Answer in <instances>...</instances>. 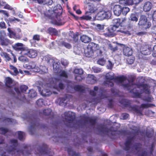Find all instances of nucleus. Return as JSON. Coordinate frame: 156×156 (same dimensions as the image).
Listing matches in <instances>:
<instances>
[{
  "mask_svg": "<svg viewBox=\"0 0 156 156\" xmlns=\"http://www.w3.org/2000/svg\"><path fill=\"white\" fill-rule=\"evenodd\" d=\"M67 77V73L65 71H61L57 76L44 85L45 89L41 92V94L44 96H47L52 94V90L54 89L58 90H59V89H63L64 85L63 83H60L59 81L63 80L64 78H66Z\"/></svg>",
  "mask_w": 156,
  "mask_h": 156,
  "instance_id": "1",
  "label": "nucleus"
},
{
  "mask_svg": "<svg viewBox=\"0 0 156 156\" xmlns=\"http://www.w3.org/2000/svg\"><path fill=\"white\" fill-rule=\"evenodd\" d=\"M116 79L119 82L121 83H122V82L124 83V82H128V83L123 84V86L127 90H130V92H133L135 96L137 97L140 98L141 93H139L138 91L134 92V89H133V88L135 87L136 86L137 87L138 89L140 88L141 90L143 89V91L145 92L146 93H149L150 87L147 84H144L141 85L140 86H138L136 85L133 84L132 82H129L124 76L117 77L116 78Z\"/></svg>",
  "mask_w": 156,
  "mask_h": 156,
  "instance_id": "2",
  "label": "nucleus"
},
{
  "mask_svg": "<svg viewBox=\"0 0 156 156\" xmlns=\"http://www.w3.org/2000/svg\"><path fill=\"white\" fill-rule=\"evenodd\" d=\"M133 138L128 137L125 144L124 149L126 151H131L135 154H137L138 156H146L147 152H144L140 148L141 145L138 144L132 147Z\"/></svg>",
  "mask_w": 156,
  "mask_h": 156,
  "instance_id": "3",
  "label": "nucleus"
},
{
  "mask_svg": "<svg viewBox=\"0 0 156 156\" xmlns=\"http://www.w3.org/2000/svg\"><path fill=\"white\" fill-rule=\"evenodd\" d=\"M44 16L46 19H50L51 20V22L54 24H56L58 23L57 20L56 13L53 11H46L43 12Z\"/></svg>",
  "mask_w": 156,
  "mask_h": 156,
  "instance_id": "4",
  "label": "nucleus"
},
{
  "mask_svg": "<svg viewBox=\"0 0 156 156\" xmlns=\"http://www.w3.org/2000/svg\"><path fill=\"white\" fill-rule=\"evenodd\" d=\"M10 144L9 146L8 145L6 147V149H7L6 152L12 154H16V153L17 152V151L16 149V147L17 145V140H11L10 141Z\"/></svg>",
  "mask_w": 156,
  "mask_h": 156,
  "instance_id": "5",
  "label": "nucleus"
},
{
  "mask_svg": "<svg viewBox=\"0 0 156 156\" xmlns=\"http://www.w3.org/2000/svg\"><path fill=\"white\" fill-rule=\"evenodd\" d=\"M138 24L143 29L149 28L151 25V23L147 21V17L144 15L140 16Z\"/></svg>",
  "mask_w": 156,
  "mask_h": 156,
  "instance_id": "6",
  "label": "nucleus"
},
{
  "mask_svg": "<svg viewBox=\"0 0 156 156\" xmlns=\"http://www.w3.org/2000/svg\"><path fill=\"white\" fill-rule=\"evenodd\" d=\"M111 15L112 12L110 11H101L97 13L95 18L98 20H103L105 19L110 18L111 17Z\"/></svg>",
  "mask_w": 156,
  "mask_h": 156,
  "instance_id": "7",
  "label": "nucleus"
},
{
  "mask_svg": "<svg viewBox=\"0 0 156 156\" xmlns=\"http://www.w3.org/2000/svg\"><path fill=\"white\" fill-rule=\"evenodd\" d=\"M96 46V44L94 43H90L84 51L85 55L88 57H90L93 56L94 53V49Z\"/></svg>",
  "mask_w": 156,
  "mask_h": 156,
  "instance_id": "8",
  "label": "nucleus"
},
{
  "mask_svg": "<svg viewBox=\"0 0 156 156\" xmlns=\"http://www.w3.org/2000/svg\"><path fill=\"white\" fill-rule=\"evenodd\" d=\"M114 75V73L112 72H110L106 74L105 76L106 80L104 82L105 85L110 87L113 85L112 81L115 78Z\"/></svg>",
  "mask_w": 156,
  "mask_h": 156,
  "instance_id": "9",
  "label": "nucleus"
},
{
  "mask_svg": "<svg viewBox=\"0 0 156 156\" xmlns=\"http://www.w3.org/2000/svg\"><path fill=\"white\" fill-rule=\"evenodd\" d=\"M100 132L103 133H106L108 135H116L119 134V132L117 131L116 129H114L113 127L111 128L110 129L103 127H101L99 129Z\"/></svg>",
  "mask_w": 156,
  "mask_h": 156,
  "instance_id": "10",
  "label": "nucleus"
},
{
  "mask_svg": "<svg viewBox=\"0 0 156 156\" xmlns=\"http://www.w3.org/2000/svg\"><path fill=\"white\" fill-rule=\"evenodd\" d=\"M65 121L69 123L73 122L74 119V114L71 112H66L64 113Z\"/></svg>",
  "mask_w": 156,
  "mask_h": 156,
  "instance_id": "11",
  "label": "nucleus"
},
{
  "mask_svg": "<svg viewBox=\"0 0 156 156\" xmlns=\"http://www.w3.org/2000/svg\"><path fill=\"white\" fill-rule=\"evenodd\" d=\"M28 88V87L24 85L20 86V90L17 88H15V90L18 95V98H19V97H21V96L22 95L21 93H24Z\"/></svg>",
  "mask_w": 156,
  "mask_h": 156,
  "instance_id": "12",
  "label": "nucleus"
},
{
  "mask_svg": "<svg viewBox=\"0 0 156 156\" xmlns=\"http://www.w3.org/2000/svg\"><path fill=\"white\" fill-rule=\"evenodd\" d=\"M117 25H113L111 28L108 29V33L105 34L107 37H113L115 35L114 32L116 31V29L118 28Z\"/></svg>",
  "mask_w": 156,
  "mask_h": 156,
  "instance_id": "13",
  "label": "nucleus"
},
{
  "mask_svg": "<svg viewBox=\"0 0 156 156\" xmlns=\"http://www.w3.org/2000/svg\"><path fill=\"white\" fill-rule=\"evenodd\" d=\"M113 12L115 15L118 16L122 12V7L120 5H115L113 7Z\"/></svg>",
  "mask_w": 156,
  "mask_h": 156,
  "instance_id": "14",
  "label": "nucleus"
},
{
  "mask_svg": "<svg viewBox=\"0 0 156 156\" xmlns=\"http://www.w3.org/2000/svg\"><path fill=\"white\" fill-rule=\"evenodd\" d=\"M123 51V54L126 56H130L133 54V51L130 48L127 47H125Z\"/></svg>",
  "mask_w": 156,
  "mask_h": 156,
  "instance_id": "15",
  "label": "nucleus"
},
{
  "mask_svg": "<svg viewBox=\"0 0 156 156\" xmlns=\"http://www.w3.org/2000/svg\"><path fill=\"white\" fill-rule=\"evenodd\" d=\"M87 80L88 83L93 84L96 82L97 80V78L94 75L89 74L87 78Z\"/></svg>",
  "mask_w": 156,
  "mask_h": 156,
  "instance_id": "16",
  "label": "nucleus"
},
{
  "mask_svg": "<svg viewBox=\"0 0 156 156\" xmlns=\"http://www.w3.org/2000/svg\"><path fill=\"white\" fill-rule=\"evenodd\" d=\"M152 7V4L150 2H145L143 6V9L145 12H148L150 11Z\"/></svg>",
  "mask_w": 156,
  "mask_h": 156,
  "instance_id": "17",
  "label": "nucleus"
},
{
  "mask_svg": "<svg viewBox=\"0 0 156 156\" xmlns=\"http://www.w3.org/2000/svg\"><path fill=\"white\" fill-rule=\"evenodd\" d=\"M10 69L13 72H12L9 70H7L11 74L14 76L16 75L18 73V71L17 69L13 66L10 65L9 66Z\"/></svg>",
  "mask_w": 156,
  "mask_h": 156,
  "instance_id": "18",
  "label": "nucleus"
},
{
  "mask_svg": "<svg viewBox=\"0 0 156 156\" xmlns=\"http://www.w3.org/2000/svg\"><path fill=\"white\" fill-rule=\"evenodd\" d=\"M0 55L5 61H9L11 59L9 55L6 52H2L0 54Z\"/></svg>",
  "mask_w": 156,
  "mask_h": 156,
  "instance_id": "19",
  "label": "nucleus"
},
{
  "mask_svg": "<svg viewBox=\"0 0 156 156\" xmlns=\"http://www.w3.org/2000/svg\"><path fill=\"white\" fill-rule=\"evenodd\" d=\"M80 39L81 41L84 43H88L91 40V38L86 35L81 36L80 37Z\"/></svg>",
  "mask_w": 156,
  "mask_h": 156,
  "instance_id": "20",
  "label": "nucleus"
},
{
  "mask_svg": "<svg viewBox=\"0 0 156 156\" xmlns=\"http://www.w3.org/2000/svg\"><path fill=\"white\" fill-rule=\"evenodd\" d=\"M23 44L21 43H18L16 44L13 46L15 50L16 51H22L23 50L24 48L22 47Z\"/></svg>",
  "mask_w": 156,
  "mask_h": 156,
  "instance_id": "21",
  "label": "nucleus"
},
{
  "mask_svg": "<svg viewBox=\"0 0 156 156\" xmlns=\"http://www.w3.org/2000/svg\"><path fill=\"white\" fill-rule=\"evenodd\" d=\"M96 45L97 46L94 49V52L96 53L98 55H101L102 53V48H101L99 47V45L97 44H96Z\"/></svg>",
  "mask_w": 156,
  "mask_h": 156,
  "instance_id": "22",
  "label": "nucleus"
},
{
  "mask_svg": "<svg viewBox=\"0 0 156 156\" xmlns=\"http://www.w3.org/2000/svg\"><path fill=\"white\" fill-rule=\"evenodd\" d=\"M1 43L2 45H7L10 43V41L8 39L4 38L2 35L1 36Z\"/></svg>",
  "mask_w": 156,
  "mask_h": 156,
  "instance_id": "23",
  "label": "nucleus"
},
{
  "mask_svg": "<svg viewBox=\"0 0 156 156\" xmlns=\"http://www.w3.org/2000/svg\"><path fill=\"white\" fill-rule=\"evenodd\" d=\"M5 81L6 84L8 87H11L13 85V80L9 77H8L5 78Z\"/></svg>",
  "mask_w": 156,
  "mask_h": 156,
  "instance_id": "24",
  "label": "nucleus"
},
{
  "mask_svg": "<svg viewBox=\"0 0 156 156\" xmlns=\"http://www.w3.org/2000/svg\"><path fill=\"white\" fill-rule=\"evenodd\" d=\"M66 97L63 98H60L58 99L57 101L59 103V104L60 105L64 106L66 104Z\"/></svg>",
  "mask_w": 156,
  "mask_h": 156,
  "instance_id": "25",
  "label": "nucleus"
},
{
  "mask_svg": "<svg viewBox=\"0 0 156 156\" xmlns=\"http://www.w3.org/2000/svg\"><path fill=\"white\" fill-rule=\"evenodd\" d=\"M37 55V51L33 49H30V58H34Z\"/></svg>",
  "mask_w": 156,
  "mask_h": 156,
  "instance_id": "26",
  "label": "nucleus"
},
{
  "mask_svg": "<svg viewBox=\"0 0 156 156\" xmlns=\"http://www.w3.org/2000/svg\"><path fill=\"white\" fill-rule=\"evenodd\" d=\"M7 30L9 32L8 35L9 37L10 38H15L16 36L15 33L12 31L10 28H8Z\"/></svg>",
  "mask_w": 156,
  "mask_h": 156,
  "instance_id": "27",
  "label": "nucleus"
},
{
  "mask_svg": "<svg viewBox=\"0 0 156 156\" xmlns=\"http://www.w3.org/2000/svg\"><path fill=\"white\" fill-rule=\"evenodd\" d=\"M129 20L132 21L137 22L138 21V18L135 14L132 13L130 15Z\"/></svg>",
  "mask_w": 156,
  "mask_h": 156,
  "instance_id": "28",
  "label": "nucleus"
},
{
  "mask_svg": "<svg viewBox=\"0 0 156 156\" xmlns=\"http://www.w3.org/2000/svg\"><path fill=\"white\" fill-rule=\"evenodd\" d=\"M107 42L108 46V48L110 49L112 51L115 52L117 50L118 48L117 46L113 47L112 45L108 41H107Z\"/></svg>",
  "mask_w": 156,
  "mask_h": 156,
  "instance_id": "29",
  "label": "nucleus"
},
{
  "mask_svg": "<svg viewBox=\"0 0 156 156\" xmlns=\"http://www.w3.org/2000/svg\"><path fill=\"white\" fill-rule=\"evenodd\" d=\"M83 120H84L86 122H90L92 125H94L95 122L94 120L91 119V118L87 117H85Z\"/></svg>",
  "mask_w": 156,
  "mask_h": 156,
  "instance_id": "30",
  "label": "nucleus"
},
{
  "mask_svg": "<svg viewBox=\"0 0 156 156\" xmlns=\"http://www.w3.org/2000/svg\"><path fill=\"white\" fill-rule=\"evenodd\" d=\"M3 119L2 120L5 122L6 123L8 124H10L11 123H13L14 122L15 120L14 119H10L9 118H2ZM2 120V119H1Z\"/></svg>",
  "mask_w": 156,
  "mask_h": 156,
  "instance_id": "31",
  "label": "nucleus"
},
{
  "mask_svg": "<svg viewBox=\"0 0 156 156\" xmlns=\"http://www.w3.org/2000/svg\"><path fill=\"white\" fill-rule=\"evenodd\" d=\"M18 137L20 140H23L24 139L25 137V133L21 131L18 132Z\"/></svg>",
  "mask_w": 156,
  "mask_h": 156,
  "instance_id": "32",
  "label": "nucleus"
},
{
  "mask_svg": "<svg viewBox=\"0 0 156 156\" xmlns=\"http://www.w3.org/2000/svg\"><path fill=\"white\" fill-rule=\"evenodd\" d=\"M19 60L25 63L28 62V59L24 56L22 55L19 58Z\"/></svg>",
  "mask_w": 156,
  "mask_h": 156,
  "instance_id": "33",
  "label": "nucleus"
},
{
  "mask_svg": "<svg viewBox=\"0 0 156 156\" xmlns=\"http://www.w3.org/2000/svg\"><path fill=\"white\" fill-rule=\"evenodd\" d=\"M51 111L52 110L50 108H48L44 110L41 113L45 115H48L50 114Z\"/></svg>",
  "mask_w": 156,
  "mask_h": 156,
  "instance_id": "34",
  "label": "nucleus"
},
{
  "mask_svg": "<svg viewBox=\"0 0 156 156\" xmlns=\"http://www.w3.org/2000/svg\"><path fill=\"white\" fill-rule=\"evenodd\" d=\"M129 11V9L127 7H122V14L126 15Z\"/></svg>",
  "mask_w": 156,
  "mask_h": 156,
  "instance_id": "35",
  "label": "nucleus"
},
{
  "mask_svg": "<svg viewBox=\"0 0 156 156\" xmlns=\"http://www.w3.org/2000/svg\"><path fill=\"white\" fill-rule=\"evenodd\" d=\"M74 73L75 74L81 75L83 73V71L81 69H75L74 70Z\"/></svg>",
  "mask_w": 156,
  "mask_h": 156,
  "instance_id": "36",
  "label": "nucleus"
},
{
  "mask_svg": "<svg viewBox=\"0 0 156 156\" xmlns=\"http://www.w3.org/2000/svg\"><path fill=\"white\" fill-rule=\"evenodd\" d=\"M21 53L23 55H27L29 57L28 55L29 54V50L26 48H24L23 50L21 51Z\"/></svg>",
  "mask_w": 156,
  "mask_h": 156,
  "instance_id": "37",
  "label": "nucleus"
},
{
  "mask_svg": "<svg viewBox=\"0 0 156 156\" xmlns=\"http://www.w3.org/2000/svg\"><path fill=\"white\" fill-rule=\"evenodd\" d=\"M68 152L69 155L72 156H78V155L71 149L69 148L68 149Z\"/></svg>",
  "mask_w": 156,
  "mask_h": 156,
  "instance_id": "38",
  "label": "nucleus"
},
{
  "mask_svg": "<svg viewBox=\"0 0 156 156\" xmlns=\"http://www.w3.org/2000/svg\"><path fill=\"white\" fill-rule=\"evenodd\" d=\"M142 0H129V4L130 5H132L133 4H137L139 3Z\"/></svg>",
  "mask_w": 156,
  "mask_h": 156,
  "instance_id": "39",
  "label": "nucleus"
},
{
  "mask_svg": "<svg viewBox=\"0 0 156 156\" xmlns=\"http://www.w3.org/2000/svg\"><path fill=\"white\" fill-rule=\"evenodd\" d=\"M129 0H120L119 1V3L122 5H130L129 4Z\"/></svg>",
  "mask_w": 156,
  "mask_h": 156,
  "instance_id": "40",
  "label": "nucleus"
},
{
  "mask_svg": "<svg viewBox=\"0 0 156 156\" xmlns=\"http://www.w3.org/2000/svg\"><path fill=\"white\" fill-rule=\"evenodd\" d=\"M153 106L152 104H149L148 103L143 104L141 105L140 106V108H147L150 107H151Z\"/></svg>",
  "mask_w": 156,
  "mask_h": 156,
  "instance_id": "41",
  "label": "nucleus"
},
{
  "mask_svg": "<svg viewBox=\"0 0 156 156\" xmlns=\"http://www.w3.org/2000/svg\"><path fill=\"white\" fill-rule=\"evenodd\" d=\"M74 89L76 91H82L83 90V87L79 85L75 86Z\"/></svg>",
  "mask_w": 156,
  "mask_h": 156,
  "instance_id": "42",
  "label": "nucleus"
},
{
  "mask_svg": "<svg viewBox=\"0 0 156 156\" xmlns=\"http://www.w3.org/2000/svg\"><path fill=\"white\" fill-rule=\"evenodd\" d=\"M97 62L98 63L99 65H101V66H103L105 64V61L104 59L103 58H102L99 59L98 60Z\"/></svg>",
  "mask_w": 156,
  "mask_h": 156,
  "instance_id": "43",
  "label": "nucleus"
},
{
  "mask_svg": "<svg viewBox=\"0 0 156 156\" xmlns=\"http://www.w3.org/2000/svg\"><path fill=\"white\" fill-rule=\"evenodd\" d=\"M37 93L35 90H30V97L34 98L35 97Z\"/></svg>",
  "mask_w": 156,
  "mask_h": 156,
  "instance_id": "44",
  "label": "nucleus"
},
{
  "mask_svg": "<svg viewBox=\"0 0 156 156\" xmlns=\"http://www.w3.org/2000/svg\"><path fill=\"white\" fill-rule=\"evenodd\" d=\"M92 69L94 72L95 73H98L101 72V69L100 68L95 66L93 67Z\"/></svg>",
  "mask_w": 156,
  "mask_h": 156,
  "instance_id": "45",
  "label": "nucleus"
},
{
  "mask_svg": "<svg viewBox=\"0 0 156 156\" xmlns=\"http://www.w3.org/2000/svg\"><path fill=\"white\" fill-rule=\"evenodd\" d=\"M37 105L39 106H41L44 105V101L42 99H39L36 102Z\"/></svg>",
  "mask_w": 156,
  "mask_h": 156,
  "instance_id": "46",
  "label": "nucleus"
},
{
  "mask_svg": "<svg viewBox=\"0 0 156 156\" xmlns=\"http://www.w3.org/2000/svg\"><path fill=\"white\" fill-rule=\"evenodd\" d=\"M8 131V129L3 127L0 128V133L4 134L7 132Z\"/></svg>",
  "mask_w": 156,
  "mask_h": 156,
  "instance_id": "47",
  "label": "nucleus"
},
{
  "mask_svg": "<svg viewBox=\"0 0 156 156\" xmlns=\"http://www.w3.org/2000/svg\"><path fill=\"white\" fill-rule=\"evenodd\" d=\"M113 23H115V24H114V25H117L118 27H119L120 23V19H115L113 20Z\"/></svg>",
  "mask_w": 156,
  "mask_h": 156,
  "instance_id": "48",
  "label": "nucleus"
},
{
  "mask_svg": "<svg viewBox=\"0 0 156 156\" xmlns=\"http://www.w3.org/2000/svg\"><path fill=\"white\" fill-rule=\"evenodd\" d=\"M127 60L129 64H131L133 63L134 61V58L133 57H130L128 58Z\"/></svg>",
  "mask_w": 156,
  "mask_h": 156,
  "instance_id": "49",
  "label": "nucleus"
},
{
  "mask_svg": "<svg viewBox=\"0 0 156 156\" xmlns=\"http://www.w3.org/2000/svg\"><path fill=\"white\" fill-rule=\"evenodd\" d=\"M98 87H94V91L91 90L90 92V94L91 95L93 96H94L96 95V92L98 90Z\"/></svg>",
  "mask_w": 156,
  "mask_h": 156,
  "instance_id": "50",
  "label": "nucleus"
},
{
  "mask_svg": "<svg viewBox=\"0 0 156 156\" xmlns=\"http://www.w3.org/2000/svg\"><path fill=\"white\" fill-rule=\"evenodd\" d=\"M129 115L126 113H123L121 116V119H125L128 118Z\"/></svg>",
  "mask_w": 156,
  "mask_h": 156,
  "instance_id": "51",
  "label": "nucleus"
},
{
  "mask_svg": "<svg viewBox=\"0 0 156 156\" xmlns=\"http://www.w3.org/2000/svg\"><path fill=\"white\" fill-rule=\"evenodd\" d=\"M113 66V64L111 62L108 60V64L107 65V67L108 69H111L112 68Z\"/></svg>",
  "mask_w": 156,
  "mask_h": 156,
  "instance_id": "52",
  "label": "nucleus"
},
{
  "mask_svg": "<svg viewBox=\"0 0 156 156\" xmlns=\"http://www.w3.org/2000/svg\"><path fill=\"white\" fill-rule=\"evenodd\" d=\"M132 108L133 110H134V111H135L136 112L138 113H139L141 114H142L141 112L140 111H139L138 110V106H136L135 107H133Z\"/></svg>",
  "mask_w": 156,
  "mask_h": 156,
  "instance_id": "53",
  "label": "nucleus"
},
{
  "mask_svg": "<svg viewBox=\"0 0 156 156\" xmlns=\"http://www.w3.org/2000/svg\"><path fill=\"white\" fill-rule=\"evenodd\" d=\"M81 18L86 20H90L92 19V17L91 16L87 15L83 16L81 17Z\"/></svg>",
  "mask_w": 156,
  "mask_h": 156,
  "instance_id": "54",
  "label": "nucleus"
},
{
  "mask_svg": "<svg viewBox=\"0 0 156 156\" xmlns=\"http://www.w3.org/2000/svg\"><path fill=\"white\" fill-rule=\"evenodd\" d=\"M53 2L52 0H44V4L51 5Z\"/></svg>",
  "mask_w": 156,
  "mask_h": 156,
  "instance_id": "55",
  "label": "nucleus"
},
{
  "mask_svg": "<svg viewBox=\"0 0 156 156\" xmlns=\"http://www.w3.org/2000/svg\"><path fill=\"white\" fill-rule=\"evenodd\" d=\"M0 13H3L7 17H8L9 16V13L7 12V11H6L2 10H0Z\"/></svg>",
  "mask_w": 156,
  "mask_h": 156,
  "instance_id": "56",
  "label": "nucleus"
},
{
  "mask_svg": "<svg viewBox=\"0 0 156 156\" xmlns=\"http://www.w3.org/2000/svg\"><path fill=\"white\" fill-rule=\"evenodd\" d=\"M2 5L4 6V9L11 10L12 9V8L11 7L7 4H6L5 5Z\"/></svg>",
  "mask_w": 156,
  "mask_h": 156,
  "instance_id": "57",
  "label": "nucleus"
},
{
  "mask_svg": "<svg viewBox=\"0 0 156 156\" xmlns=\"http://www.w3.org/2000/svg\"><path fill=\"white\" fill-rule=\"evenodd\" d=\"M62 64L64 66H66L68 64V62L66 59H63L61 60Z\"/></svg>",
  "mask_w": 156,
  "mask_h": 156,
  "instance_id": "58",
  "label": "nucleus"
},
{
  "mask_svg": "<svg viewBox=\"0 0 156 156\" xmlns=\"http://www.w3.org/2000/svg\"><path fill=\"white\" fill-rule=\"evenodd\" d=\"M63 45L67 48L69 49L71 47V46L69 44L66 43L65 42H63L62 43Z\"/></svg>",
  "mask_w": 156,
  "mask_h": 156,
  "instance_id": "59",
  "label": "nucleus"
},
{
  "mask_svg": "<svg viewBox=\"0 0 156 156\" xmlns=\"http://www.w3.org/2000/svg\"><path fill=\"white\" fill-rule=\"evenodd\" d=\"M0 27L2 29H5L6 28L5 23L4 22H0Z\"/></svg>",
  "mask_w": 156,
  "mask_h": 156,
  "instance_id": "60",
  "label": "nucleus"
},
{
  "mask_svg": "<svg viewBox=\"0 0 156 156\" xmlns=\"http://www.w3.org/2000/svg\"><path fill=\"white\" fill-rule=\"evenodd\" d=\"M88 9L90 12V13H93L94 12L95 10L93 6H90L89 5L88 6Z\"/></svg>",
  "mask_w": 156,
  "mask_h": 156,
  "instance_id": "61",
  "label": "nucleus"
},
{
  "mask_svg": "<svg viewBox=\"0 0 156 156\" xmlns=\"http://www.w3.org/2000/svg\"><path fill=\"white\" fill-rule=\"evenodd\" d=\"M40 39V36L38 35H34L33 37V39L34 40L39 41Z\"/></svg>",
  "mask_w": 156,
  "mask_h": 156,
  "instance_id": "62",
  "label": "nucleus"
},
{
  "mask_svg": "<svg viewBox=\"0 0 156 156\" xmlns=\"http://www.w3.org/2000/svg\"><path fill=\"white\" fill-rule=\"evenodd\" d=\"M151 32L156 34V25H154L151 28Z\"/></svg>",
  "mask_w": 156,
  "mask_h": 156,
  "instance_id": "63",
  "label": "nucleus"
},
{
  "mask_svg": "<svg viewBox=\"0 0 156 156\" xmlns=\"http://www.w3.org/2000/svg\"><path fill=\"white\" fill-rule=\"evenodd\" d=\"M96 27L97 29L99 30H103L104 28V26L99 24H97L96 25Z\"/></svg>",
  "mask_w": 156,
  "mask_h": 156,
  "instance_id": "64",
  "label": "nucleus"
}]
</instances>
